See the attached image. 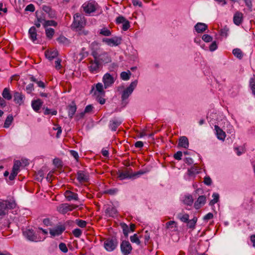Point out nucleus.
I'll list each match as a JSON object with an SVG mask.
<instances>
[{
  "instance_id": "0eeeda50",
  "label": "nucleus",
  "mask_w": 255,
  "mask_h": 255,
  "mask_svg": "<svg viewBox=\"0 0 255 255\" xmlns=\"http://www.w3.org/2000/svg\"><path fill=\"white\" fill-rule=\"evenodd\" d=\"M78 206L74 205H69L67 203H63L57 207V211L61 214H65L69 211L76 209Z\"/></svg>"
},
{
  "instance_id": "72a5a7b5",
  "label": "nucleus",
  "mask_w": 255,
  "mask_h": 255,
  "mask_svg": "<svg viewBox=\"0 0 255 255\" xmlns=\"http://www.w3.org/2000/svg\"><path fill=\"white\" fill-rule=\"evenodd\" d=\"M13 120V118L12 116L8 115L4 122L3 127L5 128H8L11 125Z\"/></svg>"
},
{
  "instance_id": "423d86ee",
  "label": "nucleus",
  "mask_w": 255,
  "mask_h": 255,
  "mask_svg": "<svg viewBox=\"0 0 255 255\" xmlns=\"http://www.w3.org/2000/svg\"><path fill=\"white\" fill-rule=\"evenodd\" d=\"M137 83V81L136 80L132 82L129 86L123 91L122 95V101H125L128 98L136 86Z\"/></svg>"
},
{
  "instance_id": "bb28decb",
  "label": "nucleus",
  "mask_w": 255,
  "mask_h": 255,
  "mask_svg": "<svg viewBox=\"0 0 255 255\" xmlns=\"http://www.w3.org/2000/svg\"><path fill=\"white\" fill-rule=\"evenodd\" d=\"M45 55L47 58L50 60H52L58 55V51L57 50H47L45 52Z\"/></svg>"
},
{
  "instance_id": "6ab92c4d",
  "label": "nucleus",
  "mask_w": 255,
  "mask_h": 255,
  "mask_svg": "<svg viewBox=\"0 0 255 255\" xmlns=\"http://www.w3.org/2000/svg\"><path fill=\"white\" fill-rule=\"evenodd\" d=\"M206 201V197L204 195L199 196L194 203V207L196 209H199L203 206Z\"/></svg>"
},
{
  "instance_id": "338daca9",
  "label": "nucleus",
  "mask_w": 255,
  "mask_h": 255,
  "mask_svg": "<svg viewBox=\"0 0 255 255\" xmlns=\"http://www.w3.org/2000/svg\"><path fill=\"white\" fill-rule=\"evenodd\" d=\"M182 156V152L180 151H177L173 155L174 158L175 159L178 160L181 159Z\"/></svg>"
},
{
  "instance_id": "79ce46f5",
  "label": "nucleus",
  "mask_w": 255,
  "mask_h": 255,
  "mask_svg": "<svg viewBox=\"0 0 255 255\" xmlns=\"http://www.w3.org/2000/svg\"><path fill=\"white\" fill-rule=\"evenodd\" d=\"M46 35V36L51 39L53 37L54 34V30L52 28H47L45 30Z\"/></svg>"
},
{
  "instance_id": "8fccbe9b",
  "label": "nucleus",
  "mask_w": 255,
  "mask_h": 255,
  "mask_svg": "<svg viewBox=\"0 0 255 255\" xmlns=\"http://www.w3.org/2000/svg\"><path fill=\"white\" fill-rule=\"evenodd\" d=\"M59 249L63 253H66L68 252V248L65 243H61L59 245Z\"/></svg>"
},
{
  "instance_id": "2f4dec72",
  "label": "nucleus",
  "mask_w": 255,
  "mask_h": 255,
  "mask_svg": "<svg viewBox=\"0 0 255 255\" xmlns=\"http://www.w3.org/2000/svg\"><path fill=\"white\" fill-rule=\"evenodd\" d=\"M96 91L101 96H105V92L104 90L103 85L101 83H98L96 85Z\"/></svg>"
},
{
  "instance_id": "5fc2aeb1",
  "label": "nucleus",
  "mask_w": 255,
  "mask_h": 255,
  "mask_svg": "<svg viewBox=\"0 0 255 255\" xmlns=\"http://www.w3.org/2000/svg\"><path fill=\"white\" fill-rule=\"evenodd\" d=\"M73 235L76 237L79 238L82 235V231L79 229H75L72 231Z\"/></svg>"
},
{
  "instance_id": "7ed1b4c3",
  "label": "nucleus",
  "mask_w": 255,
  "mask_h": 255,
  "mask_svg": "<svg viewBox=\"0 0 255 255\" xmlns=\"http://www.w3.org/2000/svg\"><path fill=\"white\" fill-rule=\"evenodd\" d=\"M15 206L16 204L13 201L3 200L0 202V219L7 214L9 210L14 209Z\"/></svg>"
},
{
  "instance_id": "e433bc0d",
  "label": "nucleus",
  "mask_w": 255,
  "mask_h": 255,
  "mask_svg": "<svg viewBox=\"0 0 255 255\" xmlns=\"http://www.w3.org/2000/svg\"><path fill=\"white\" fill-rule=\"evenodd\" d=\"M130 240L132 243H135L138 245H140L141 242L136 234L130 236Z\"/></svg>"
},
{
  "instance_id": "aec40b11",
  "label": "nucleus",
  "mask_w": 255,
  "mask_h": 255,
  "mask_svg": "<svg viewBox=\"0 0 255 255\" xmlns=\"http://www.w3.org/2000/svg\"><path fill=\"white\" fill-rule=\"evenodd\" d=\"M23 235L29 241H34V242L37 241V237L34 234L33 230H27L23 232Z\"/></svg>"
},
{
  "instance_id": "4468645a",
  "label": "nucleus",
  "mask_w": 255,
  "mask_h": 255,
  "mask_svg": "<svg viewBox=\"0 0 255 255\" xmlns=\"http://www.w3.org/2000/svg\"><path fill=\"white\" fill-rule=\"evenodd\" d=\"M65 227L63 225H60L56 227L55 229H50L49 233L50 234L53 236L55 237L57 236H59L65 231Z\"/></svg>"
},
{
  "instance_id": "3c124183",
  "label": "nucleus",
  "mask_w": 255,
  "mask_h": 255,
  "mask_svg": "<svg viewBox=\"0 0 255 255\" xmlns=\"http://www.w3.org/2000/svg\"><path fill=\"white\" fill-rule=\"evenodd\" d=\"M93 109V107L91 105H89L87 106L85 109L84 113H82L81 114V117H83L85 113H90Z\"/></svg>"
},
{
  "instance_id": "9b49d317",
  "label": "nucleus",
  "mask_w": 255,
  "mask_h": 255,
  "mask_svg": "<svg viewBox=\"0 0 255 255\" xmlns=\"http://www.w3.org/2000/svg\"><path fill=\"white\" fill-rule=\"evenodd\" d=\"M77 179L80 183H86L89 180L88 173L84 171L79 170L77 173Z\"/></svg>"
},
{
  "instance_id": "7c9ffc66",
  "label": "nucleus",
  "mask_w": 255,
  "mask_h": 255,
  "mask_svg": "<svg viewBox=\"0 0 255 255\" xmlns=\"http://www.w3.org/2000/svg\"><path fill=\"white\" fill-rule=\"evenodd\" d=\"M197 221V218L194 217L192 220H189L186 223L187 226L192 230H193L195 228V225Z\"/></svg>"
},
{
  "instance_id": "49530a36",
  "label": "nucleus",
  "mask_w": 255,
  "mask_h": 255,
  "mask_svg": "<svg viewBox=\"0 0 255 255\" xmlns=\"http://www.w3.org/2000/svg\"><path fill=\"white\" fill-rule=\"evenodd\" d=\"M53 164L57 167V168H61L63 166L62 162L61 160L59 158H56L53 159Z\"/></svg>"
},
{
  "instance_id": "473e14b6",
  "label": "nucleus",
  "mask_w": 255,
  "mask_h": 255,
  "mask_svg": "<svg viewBox=\"0 0 255 255\" xmlns=\"http://www.w3.org/2000/svg\"><path fill=\"white\" fill-rule=\"evenodd\" d=\"M2 97L5 99L10 100L12 98V96L10 93L9 90L6 88H4L2 93Z\"/></svg>"
},
{
  "instance_id": "20e7f679",
  "label": "nucleus",
  "mask_w": 255,
  "mask_h": 255,
  "mask_svg": "<svg viewBox=\"0 0 255 255\" xmlns=\"http://www.w3.org/2000/svg\"><path fill=\"white\" fill-rule=\"evenodd\" d=\"M118 242L115 237L106 239L104 242V247L108 252H112L118 246Z\"/></svg>"
},
{
  "instance_id": "5701e85b",
  "label": "nucleus",
  "mask_w": 255,
  "mask_h": 255,
  "mask_svg": "<svg viewBox=\"0 0 255 255\" xmlns=\"http://www.w3.org/2000/svg\"><path fill=\"white\" fill-rule=\"evenodd\" d=\"M122 124V121L118 119L110 121L109 127L113 131H116Z\"/></svg>"
},
{
  "instance_id": "c756f323",
  "label": "nucleus",
  "mask_w": 255,
  "mask_h": 255,
  "mask_svg": "<svg viewBox=\"0 0 255 255\" xmlns=\"http://www.w3.org/2000/svg\"><path fill=\"white\" fill-rule=\"evenodd\" d=\"M57 41L61 44H63L65 46L69 45L70 44L69 40L63 35H60L59 37L57 38Z\"/></svg>"
},
{
  "instance_id": "9d476101",
  "label": "nucleus",
  "mask_w": 255,
  "mask_h": 255,
  "mask_svg": "<svg viewBox=\"0 0 255 255\" xmlns=\"http://www.w3.org/2000/svg\"><path fill=\"white\" fill-rule=\"evenodd\" d=\"M121 250L124 255H128L131 253L132 247L128 241H123L121 244Z\"/></svg>"
},
{
  "instance_id": "052dcab7",
  "label": "nucleus",
  "mask_w": 255,
  "mask_h": 255,
  "mask_svg": "<svg viewBox=\"0 0 255 255\" xmlns=\"http://www.w3.org/2000/svg\"><path fill=\"white\" fill-rule=\"evenodd\" d=\"M212 37L208 34H204L202 36V39L206 42H209L212 40Z\"/></svg>"
},
{
  "instance_id": "c9c22d12",
  "label": "nucleus",
  "mask_w": 255,
  "mask_h": 255,
  "mask_svg": "<svg viewBox=\"0 0 255 255\" xmlns=\"http://www.w3.org/2000/svg\"><path fill=\"white\" fill-rule=\"evenodd\" d=\"M183 202L185 204L189 206L192 205L193 203V199L191 195L186 196L183 200Z\"/></svg>"
},
{
  "instance_id": "680f3d73",
  "label": "nucleus",
  "mask_w": 255,
  "mask_h": 255,
  "mask_svg": "<svg viewBox=\"0 0 255 255\" xmlns=\"http://www.w3.org/2000/svg\"><path fill=\"white\" fill-rule=\"evenodd\" d=\"M117 192H118V189H116V188H114V189H110L107 190L106 191H105V193L113 195H115V194H116Z\"/></svg>"
},
{
  "instance_id": "1a4fd4ad",
  "label": "nucleus",
  "mask_w": 255,
  "mask_h": 255,
  "mask_svg": "<svg viewBox=\"0 0 255 255\" xmlns=\"http://www.w3.org/2000/svg\"><path fill=\"white\" fill-rule=\"evenodd\" d=\"M122 38L121 37H114L112 38H105L103 39V42H105L110 46H118L121 43Z\"/></svg>"
},
{
  "instance_id": "13d9d810",
  "label": "nucleus",
  "mask_w": 255,
  "mask_h": 255,
  "mask_svg": "<svg viewBox=\"0 0 255 255\" xmlns=\"http://www.w3.org/2000/svg\"><path fill=\"white\" fill-rule=\"evenodd\" d=\"M26 91L27 93L30 94L34 90V85L33 84H29L26 87Z\"/></svg>"
},
{
  "instance_id": "a19ab883",
  "label": "nucleus",
  "mask_w": 255,
  "mask_h": 255,
  "mask_svg": "<svg viewBox=\"0 0 255 255\" xmlns=\"http://www.w3.org/2000/svg\"><path fill=\"white\" fill-rule=\"evenodd\" d=\"M43 25L44 27H47L48 26H53L55 27L57 26V23L53 20H46L45 21V22L43 23Z\"/></svg>"
},
{
  "instance_id": "4be33fe9",
  "label": "nucleus",
  "mask_w": 255,
  "mask_h": 255,
  "mask_svg": "<svg viewBox=\"0 0 255 255\" xmlns=\"http://www.w3.org/2000/svg\"><path fill=\"white\" fill-rule=\"evenodd\" d=\"M215 130L217 138L220 140H224L226 136L225 132L217 125L215 126Z\"/></svg>"
},
{
  "instance_id": "69168bd1",
  "label": "nucleus",
  "mask_w": 255,
  "mask_h": 255,
  "mask_svg": "<svg viewBox=\"0 0 255 255\" xmlns=\"http://www.w3.org/2000/svg\"><path fill=\"white\" fill-rule=\"evenodd\" d=\"M250 86L251 87L253 93L255 95V79H252L251 80Z\"/></svg>"
},
{
  "instance_id": "a878e982",
  "label": "nucleus",
  "mask_w": 255,
  "mask_h": 255,
  "mask_svg": "<svg viewBox=\"0 0 255 255\" xmlns=\"http://www.w3.org/2000/svg\"><path fill=\"white\" fill-rule=\"evenodd\" d=\"M207 25L204 23H197L195 26V29L198 33H202L207 28Z\"/></svg>"
},
{
  "instance_id": "412c9836",
  "label": "nucleus",
  "mask_w": 255,
  "mask_h": 255,
  "mask_svg": "<svg viewBox=\"0 0 255 255\" xmlns=\"http://www.w3.org/2000/svg\"><path fill=\"white\" fill-rule=\"evenodd\" d=\"M243 20V14L239 11L236 12L233 17V21L234 23L237 25H240Z\"/></svg>"
},
{
  "instance_id": "ddd939ff",
  "label": "nucleus",
  "mask_w": 255,
  "mask_h": 255,
  "mask_svg": "<svg viewBox=\"0 0 255 255\" xmlns=\"http://www.w3.org/2000/svg\"><path fill=\"white\" fill-rule=\"evenodd\" d=\"M100 63L98 60L95 59L94 61L91 60L89 63L88 68L92 73H96L99 71Z\"/></svg>"
},
{
  "instance_id": "cd10ccee",
  "label": "nucleus",
  "mask_w": 255,
  "mask_h": 255,
  "mask_svg": "<svg viewBox=\"0 0 255 255\" xmlns=\"http://www.w3.org/2000/svg\"><path fill=\"white\" fill-rule=\"evenodd\" d=\"M28 33L29 34V37L31 40L33 42H35L36 40L37 39L36 36H37V33H36V29L34 26L31 27L28 31Z\"/></svg>"
},
{
  "instance_id": "39448f33",
  "label": "nucleus",
  "mask_w": 255,
  "mask_h": 255,
  "mask_svg": "<svg viewBox=\"0 0 255 255\" xmlns=\"http://www.w3.org/2000/svg\"><path fill=\"white\" fill-rule=\"evenodd\" d=\"M117 78V74L113 72L112 74L109 73H106L103 77V82L105 89L112 86Z\"/></svg>"
},
{
  "instance_id": "0e129e2a",
  "label": "nucleus",
  "mask_w": 255,
  "mask_h": 255,
  "mask_svg": "<svg viewBox=\"0 0 255 255\" xmlns=\"http://www.w3.org/2000/svg\"><path fill=\"white\" fill-rule=\"evenodd\" d=\"M205 184L207 185H210L212 184V179L209 176H205L204 178V181Z\"/></svg>"
},
{
  "instance_id": "58836bf2",
  "label": "nucleus",
  "mask_w": 255,
  "mask_h": 255,
  "mask_svg": "<svg viewBox=\"0 0 255 255\" xmlns=\"http://www.w3.org/2000/svg\"><path fill=\"white\" fill-rule=\"evenodd\" d=\"M233 54L235 56L237 57L239 59H241L243 56L242 51L241 50V49L239 48L234 49L233 50Z\"/></svg>"
},
{
  "instance_id": "dca6fc26",
  "label": "nucleus",
  "mask_w": 255,
  "mask_h": 255,
  "mask_svg": "<svg viewBox=\"0 0 255 255\" xmlns=\"http://www.w3.org/2000/svg\"><path fill=\"white\" fill-rule=\"evenodd\" d=\"M24 96L18 92H14L13 94V101L14 102L21 105L23 103Z\"/></svg>"
},
{
  "instance_id": "393cba45",
  "label": "nucleus",
  "mask_w": 255,
  "mask_h": 255,
  "mask_svg": "<svg viewBox=\"0 0 255 255\" xmlns=\"http://www.w3.org/2000/svg\"><path fill=\"white\" fill-rule=\"evenodd\" d=\"M178 146L187 148L189 146V141L187 137L185 136L180 137L179 139Z\"/></svg>"
},
{
  "instance_id": "c03bdc74",
  "label": "nucleus",
  "mask_w": 255,
  "mask_h": 255,
  "mask_svg": "<svg viewBox=\"0 0 255 255\" xmlns=\"http://www.w3.org/2000/svg\"><path fill=\"white\" fill-rule=\"evenodd\" d=\"M121 226L123 229V234H124L126 237H128V233L129 232L128 227L125 223L122 224Z\"/></svg>"
},
{
  "instance_id": "603ef678",
  "label": "nucleus",
  "mask_w": 255,
  "mask_h": 255,
  "mask_svg": "<svg viewBox=\"0 0 255 255\" xmlns=\"http://www.w3.org/2000/svg\"><path fill=\"white\" fill-rule=\"evenodd\" d=\"M57 113V112L56 110L51 111L50 109H48V108H46L45 109V111L44 112V114L45 115H49V114H51L52 115H56Z\"/></svg>"
},
{
  "instance_id": "6e6d98bb",
  "label": "nucleus",
  "mask_w": 255,
  "mask_h": 255,
  "mask_svg": "<svg viewBox=\"0 0 255 255\" xmlns=\"http://www.w3.org/2000/svg\"><path fill=\"white\" fill-rule=\"evenodd\" d=\"M229 31V29L225 27L224 28H222L220 30V35L222 36H224L226 37L228 36V33Z\"/></svg>"
},
{
  "instance_id": "e2e57ef3",
  "label": "nucleus",
  "mask_w": 255,
  "mask_h": 255,
  "mask_svg": "<svg viewBox=\"0 0 255 255\" xmlns=\"http://www.w3.org/2000/svg\"><path fill=\"white\" fill-rule=\"evenodd\" d=\"M144 244L145 245L149 243V241L150 239V235L147 231L145 232V234L144 235Z\"/></svg>"
},
{
  "instance_id": "f257e3e1",
  "label": "nucleus",
  "mask_w": 255,
  "mask_h": 255,
  "mask_svg": "<svg viewBox=\"0 0 255 255\" xmlns=\"http://www.w3.org/2000/svg\"><path fill=\"white\" fill-rule=\"evenodd\" d=\"M96 45L97 47L93 48L91 53L94 59L99 62L102 61L105 63L111 62V58L108 54L105 51H103L97 44H96Z\"/></svg>"
},
{
  "instance_id": "f8f14e48",
  "label": "nucleus",
  "mask_w": 255,
  "mask_h": 255,
  "mask_svg": "<svg viewBox=\"0 0 255 255\" xmlns=\"http://www.w3.org/2000/svg\"><path fill=\"white\" fill-rule=\"evenodd\" d=\"M82 7L84 11L86 13L89 14L94 12L96 10L94 2H85L83 4Z\"/></svg>"
},
{
  "instance_id": "b1692460",
  "label": "nucleus",
  "mask_w": 255,
  "mask_h": 255,
  "mask_svg": "<svg viewBox=\"0 0 255 255\" xmlns=\"http://www.w3.org/2000/svg\"><path fill=\"white\" fill-rule=\"evenodd\" d=\"M43 102L42 101L38 99L36 100H33L32 101L31 106L33 109L36 112H37L41 107L42 105Z\"/></svg>"
},
{
  "instance_id": "a211bd4d",
  "label": "nucleus",
  "mask_w": 255,
  "mask_h": 255,
  "mask_svg": "<svg viewBox=\"0 0 255 255\" xmlns=\"http://www.w3.org/2000/svg\"><path fill=\"white\" fill-rule=\"evenodd\" d=\"M64 195L69 201L72 200L78 201L79 200L78 194L70 190H66L64 193Z\"/></svg>"
},
{
  "instance_id": "f704fd0d",
  "label": "nucleus",
  "mask_w": 255,
  "mask_h": 255,
  "mask_svg": "<svg viewBox=\"0 0 255 255\" xmlns=\"http://www.w3.org/2000/svg\"><path fill=\"white\" fill-rule=\"evenodd\" d=\"M178 218L181 221L184 222V223H187L189 219V216L187 214H178Z\"/></svg>"
},
{
  "instance_id": "f03ea898",
  "label": "nucleus",
  "mask_w": 255,
  "mask_h": 255,
  "mask_svg": "<svg viewBox=\"0 0 255 255\" xmlns=\"http://www.w3.org/2000/svg\"><path fill=\"white\" fill-rule=\"evenodd\" d=\"M74 20L71 25V29L76 31L82 30L86 25V21L84 16L77 13L74 15Z\"/></svg>"
},
{
  "instance_id": "4d7b16f0",
  "label": "nucleus",
  "mask_w": 255,
  "mask_h": 255,
  "mask_svg": "<svg viewBox=\"0 0 255 255\" xmlns=\"http://www.w3.org/2000/svg\"><path fill=\"white\" fill-rule=\"evenodd\" d=\"M127 19H126L124 16H118L116 20L117 24L124 23Z\"/></svg>"
},
{
  "instance_id": "ea45409f",
  "label": "nucleus",
  "mask_w": 255,
  "mask_h": 255,
  "mask_svg": "<svg viewBox=\"0 0 255 255\" xmlns=\"http://www.w3.org/2000/svg\"><path fill=\"white\" fill-rule=\"evenodd\" d=\"M130 75L131 73L129 71H128V72H122L121 74V78L123 80H128L129 79Z\"/></svg>"
},
{
  "instance_id": "09e8293b",
  "label": "nucleus",
  "mask_w": 255,
  "mask_h": 255,
  "mask_svg": "<svg viewBox=\"0 0 255 255\" xmlns=\"http://www.w3.org/2000/svg\"><path fill=\"white\" fill-rule=\"evenodd\" d=\"M76 224L81 228H84L86 226L87 222L82 220L77 219L76 220Z\"/></svg>"
},
{
  "instance_id": "a18cd8bd",
  "label": "nucleus",
  "mask_w": 255,
  "mask_h": 255,
  "mask_svg": "<svg viewBox=\"0 0 255 255\" xmlns=\"http://www.w3.org/2000/svg\"><path fill=\"white\" fill-rule=\"evenodd\" d=\"M100 34L104 36H108L111 35V32L109 29L105 27L101 29Z\"/></svg>"
},
{
  "instance_id": "4c0bfd02",
  "label": "nucleus",
  "mask_w": 255,
  "mask_h": 255,
  "mask_svg": "<svg viewBox=\"0 0 255 255\" xmlns=\"http://www.w3.org/2000/svg\"><path fill=\"white\" fill-rule=\"evenodd\" d=\"M212 197L213 199L210 201L209 205L210 206H213L215 203H217L219 199V195L218 193H213Z\"/></svg>"
},
{
  "instance_id": "f3484780",
  "label": "nucleus",
  "mask_w": 255,
  "mask_h": 255,
  "mask_svg": "<svg viewBox=\"0 0 255 255\" xmlns=\"http://www.w3.org/2000/svg\"><path fill=\"white\" fill-rule=\"evenodd\" d=\"M42 9L45 12L48 14L49 18H54L56 17V11L52 9L49 6L44 5L42 6Z\"/></svg>"
},
{
  "instance_id": "c85d7f7f",
  "label": "nucleus",
  "mask_w": 255,
  "mask_h": 255,
  "mask_svg": "<svg viewBox=\"0 0 255 255\" xmlns=\"http://www.w3.org/2000/svg\"><path fill=\"white\" fill-rule=\"evenodd\" d=\"M73 105H69L68 107V116L70 119H72L75 114L77 110L76 105L73 103Z\"/></svg>"
},
{
  "instance_id": "864d4df0",
  "label": "nucleus",
  "mask_w": 255,
  "mask_h": 255,
  "mask_svg": "<svg viewBox=\"0 0 255 255\" xmlns=\"http://www.w3.org/2000/svg\"><path fill=\"white\" fill-rule=\"evenodd\" d=\"M176 223L174 221H170L166 223V228L170 229L173 228V226L176 227Z\"/></svg>"
},
{
  "instance_id": "2eb2a0df",
  "label": "nucleus",
  "mask_w": 255,
  "mask_h": 255,
  "mask_svg": "<svg viewBox=\"0 0 255 255\" xmlns=\"http://www.w3.org/2000/svg\"><path fill=\"white\" fill-rule=\"evenodd\" d=\"M106 216L110 217H115L117 215V210L115 207L108 205L105 210Z\"/></svg>"
},
{
  "instance_id": "774afa93",
  "label": "nucleus",
  "mask_w": 255,
  "mask_h": 255,
  "mask_svg": "<svg viewBox=\"0 0 255 255\" xmlns=\"http://www.w3.org/2000/svg\"><path fill=\"white\" fill-rule=\"evenodd\" d=\"M43 223L46 226H52V222L50 221L49 218H45L43 220Z\"/></svg>"
},
{
  "instance_id": "37998d69",
  "label": "nucleus",
  "mask_w": 255,
  "mask_h": 255,
  "mask_svg": "<svg viewBox=\"0 0 255 255\" xmlns=\"http://www.w3.org/2000/svg\"><path fill=\"white\" fill-rule=\"evenodd\" d=\"M20 165L21 162L19 161H15L12 167V171L16 172V173H18Z\"/></svg>"
},
{
  "instance_id": "bf43d9fd",
  "label": "nucleus",
  "mask_w": 255,
  "mask_h": 255,
  "mask_svg": "<svg viewBox=\"0 0 255 255\" xmlns=\"http://www.w3.org/2000/svg\"><path fill=\"white\" fill-rule=\"evenodd\" d=\"M130 27V23L128 20H126L122 26V29L124 31H127Z\"/></svg>"
},
{
  "instance_id": "de8ad7c7",
  "label": "nucleus",
  "mask_w": 255,
  "mask_h": 255,
  "mask_svg": "<svg viewBox=\"0 0 255 255\" xmlns=\"http://www.w3.org/2000/svg\"><path fill=\"white\" fill-rule=\"evenodd\" d=\"M188 175L193 176L198 173V169L196 167H192L188 170Z\"/></svg>"
},
{
  "instance_id": "6e6552de",
  "label": "nucleus",
  "mask_w": 255,
  "mask_h": 255,
  "mask_svg": "<svg viewBox=\"0 0 255 255\" xmlns=\"http://www.w3.org/2000/svg\"><path fill=\"white\" fill-rule=\"evenodd\" d=\"M118 178L120 180L127 178H132V172L130 168H126L123 170H119L118 173Z\"/></svg>"
}]
</instances>
